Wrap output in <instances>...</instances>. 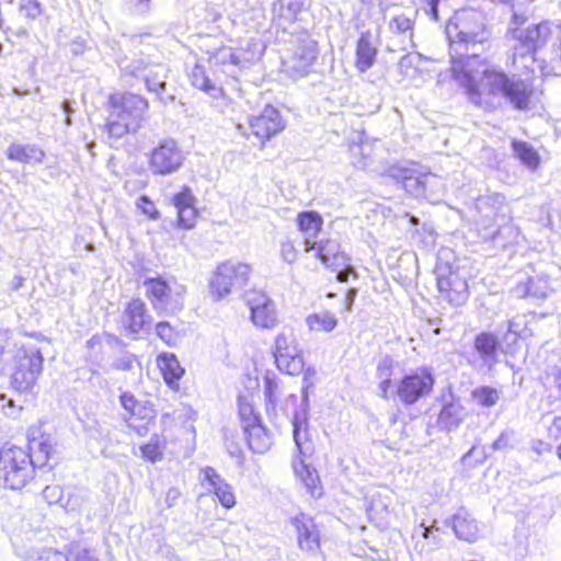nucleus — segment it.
<instances>
[{
  "label": "nucleus",
  "instance_id": "bf43d9fd",
  "mask_svg": "<svg viewBox=\"0 0 561 561\" xmlns=\"http://www.w3.org/2000/svg\"><path fill=\"white\" fill-rule=\"evenodd\" d=\"M430 533H431V529H430V528H427V527H425V528L423 529L422 536H423L424 538H427Z\"/></svg>",
  "mask_w": 561,
  "mask_h": 561
},
{
  "label": "nucleus",
  "instance_id": "9d476101",
  "mask_svg": "<svg viewBox=\"0 0 561 561\" xmlns=\"http://www.w3.org/2000/svg\"><path fill=\"white\" fill-rule=\"evenodd\" d=\"M243 300L249 309L252 324L260 330H274L279 323L277 308L267 293L252 288L244 293Z\"/></svg>",
  "mask_w": 561,
  "mask_h": 561
},
{
  "label": "nucleus",
  "instance_id": "79ce46f5",
  "mask_svg": "<svg viewBox=\"0 0 561 561\" xmlns=\"http://www.w3.org/2000/svg\"><path fill=\"white\" fill-rule=\"evenodd\" d=\"M392 176L401 182L405 190L409 188V181H414L416 186H420L422 190L424 188V183L421 182L420 176H414L413 173L407 168H399L397 172L392 174Z\"/></svg>",
  "mask_w": 561,
  "mask_h": 561
},
{
  "label": "nucleus",
  "instance_id": "1a4fd4ad",
  "mask_svg": "<svg viewBox=\"0 0 561 561\" xmlns=\"http://www.w3.org/2000/svg\"><path fill=\"white\" fill-rule=\"evenodd\" d=\"M298 549L308 556L321 553L322 543L325 540L323 526L316 518L305 512H300L290 518Z\"/></svg>",
  "mask_w": 561,
  "mask_h": 561
},
{
  "label": "nucleus",
  "instance_id": "473e14b6",
  "mask_svg": "<svg viewBox=\"0 0 561 561\" xmlns=\"http://www.w3.org/2000/svg\"><path fill=\"white\" fill-rule=\"evenodd\" d=\"M168 440L164 436L153 434L151 438L142 444L139 449L141 457L149 462H157L163 459Z\"/></svg>",
  "mask_w": 561,
  "mask_h": 561
},
{
  "label": "nucleus",
  "instance_id": "423d86ee",
  "mask_svg": "<svg viewBox=\"0 0 561 561\" xmlns=\"http://www.w3.org/2000/svg\"><path fill=\"white\" fill-rule=\"evenodd\" d=\"M276 368L289 376L304 375V379L310 380L316 370L306 366L304 350L294 333V330L280 331L274 337L272 352Z\"/></svg>",
  "mask_w": 561,
  "mask_h": 561
},
{
  "label": "nucleus",
  "instance_id": "5701e85b",
  "mask_svg": "<svg viewBox=\"0 0 561 561\" xmlns=\"http://www.w3.org/2000/svg\"><path fill=\"white\" fill-rule=\"evenodd\" d=\"M146 297L154 309L165 308L172 299V289L162 276L145 279Z\"/></svg>",
  "mask_w": 561,
  "mask_h": 561
},
{
  "label": "nucleus",
  "instance_id": "a18cd8bd",
  "mask_svg": "<svg viewBox=\"0 0 561 561\" xmlns=\"http://www.w3.org/2000/svg\"><path fill=\"white\" fill-rule=\"evenodd\" d=\"M280 255L285 261L291 263L298 259L299 250L294 241L286 240L280 244Z\"/></svg>",
  "mask_w": 561,
  "mask_h": 561
},
{
  "label": "nucleus",
  "instance_id": "37998d69",
  "mask_svg": "<svg viewBox=\"0 0 561 561\" xmlns=\"http://www.w3.org/2000/svg\"><path fill=\"white\" fill-rule=\"evenodd\" d=\"M20 12L27 19H35L42 13V5L38 0H22Z\"/></svg>",
  "mask_w": 561,
  "mask_h": 561
},
{
  "label": "nucleus",
  "instance_id": "0eeeda50",
  "mask_svg": "<svg viewBox=\"0 0 561 561\" xmlns=\"http://www.w3.org/2000/svg\"><path fill=\"white\" fill-rule=\"evenodd\" d=\"M44 357L36 347L21 346L14 355L11 387L19 392L31 391L43 371Z\"/></svg>",
  "mask_w": 561,
  "mask_h": 561
},
{
  "label": "nucleus",
  "instance_id": "4c0bfd02",
  "mask_svg": "<svg viewBox=\"0 0 561 561\" xmlns=\"http://www.w3.org/2000/svg\"><path fill=\"white\" fill-rule=\"evenodd\" d=\"M25 561H69V558L61 550L44 548L31 553Z\"/></svg>",
  "mask_w": 561,
  "mask_h": 561
},
{
  "label": "nucleus",
  "instance_id": "f8f14e48",
  "mask_svg": "<svg viewBox=\"0 0 561 561\" xmlns=\"http://www.w3.org/2000/svg\"><path fill=\"white\" fill-rule=\"evenodd\" d=\"M439 295L449 304L460 306L469 298V285L458 270L447 265L440 270L436 278Z\"/></svg>",
  "mask_w": 561,
  "mask_h": 561
},
{
  "label": "nucleus",
  "instance_id": "7ed1b4c3",
  "mask_svg": "<svg viewBox=\"0 0 561 561\" xmlns=\"http://www.w3.org/2000/svg\"><path fill=\"white\" fill-rule=\"evenodd\" d=\"M106 116L102 126L110 140L135 134L141 127L149 110V101L128 91L113 92L105 102Z\"/></svg>",
  "mask_w": 561,
  "mask_h": 561
},
{
  "label": "nucleus",
  "instance_id": "de8ad7c7",
  "mask_svg": "<svg viewBox=\"0 0 561 561\" xmlns=\"http://www.w3.org/2000/svg\"><path fill=\"white\" fill-rule=\"evenodd\" d=\"M330 270L337 274L336 278L340 282H342V283L346 282L348 279L350 273L353 271L351 257H348V261H347L345 266H342V267H339V268H330Z\"/></svg>",
  "mask_w": 561,
  "mask_h": 561
},
{
  "label": "nucleus",
  "instance_id": "ea45409f",
  "mask_svg": "<svg viewBox=\"0 0 561 561\" xmlns=\"http://www.w3.org/2000/svg\"><path fill=\"white\" fill-rule=\"evenodd\" d=\"M122 407L130 416H138L141 412V403L136 399L131 392H123L119 397Z\"/></svg>",
  "mask_w": 561,
  "mask_h": 561
},
{
  "label": "nucleus",
  "instance_id": "6e6552de",
  "mask_svg": "<svg viewBox=\"0 0 561 561\" xmlns=\"http://www.w3.org/2000/svg\"><path fill=\"white\" fill-rule=\"evenodd\" d=\"M252 275L253 267L250 264L227 260L216 266L209 279V290L216 298H221L233 287L248 284Z\"/></svg>",
  "mask_w": 561,
  "mask_h": 561
},
{
  "label": "nucleus",
  "instance_id": "a878e982",
  "mask_svg": "<svg viewBox=\"0 0 561 561\" xmlns=\"http://www.w3.org/2000/svg\"><path fill=\"white\" fill-rule=\"evenodd\" d=\"M465 414V407L460 403L459 399H455L442 407L437 415V422L442 428L450 431L460 425Z\"/></svg>",
  "mask_w": 561,
  "mask_h": 561
},
{
  "label": "nucleus",
  "instance_id": "c9c22d12",
  "mask_svg": "<svg viewBox=\"0 0 561 561\" xmlns=\"http://www.w3.org/2000/svg\"><path fill=\"white\" fill-rule=\"evenodd\" d=\"M15 345L13 332L9 329H0V374L3 373L8 363V355Z\"/></svg>",
  "mask_w": 561,
  "mask_h": 561
},
{
  "label": "nucleus",
  "instance_id": "393cba45",
  "mask_svg": "<svg viewBox=\"0 0 561 561\" xmlns=\"http://www.w3.org/2000/svg\"><path fill=\"white\" fill-rule=\"evenodd\" d=\"M293 469L296 478L306 486L311 496L319 497L322 495L321 480L314 468L299 458L293 462Z\"/></svg>",
  "mask_w": 561,
  "mask_h": 561
},
{
  "label": "nucleus",
  "instance_id": "680f3d73",
  "mask_svg": "<svg viewBox=\"0 0 561 561\" xmlns=\"http://www.w3.org/2000/svg\"><path fill=\"white\" fill-rule=\"evenodd\" d=\"M515 62H516V54H513L512 55V65H515Z\"/></svg>",
  "mask_w": 561,
  "mask_h": 561
},
{
  "label": "nucleus",
  "instance_id": "39448f33",
  "mask_svg": "<svg viewBox=\"0 0 561 561\" xmlns=\"http://www.w3.org/2000/svg\"><path fill=\"white\" fill-rule=\"evenodd\" d=\"M486 31L482 13L473 8L455 11L446 25L453 51H457V46L486 42Z\"/></svg>",
  "mask_w": 561,
  "mask_h": 561
},
{
  "label": "nucleus",
  "instance_id": "b1692460",
  "mask_svg": "<svg viewBox=\"0 0 561 561\" xmlns=\"http://www.w3.org/2000/svg\"><path fill=\"white\" fill-rule=\"evenodd\" d=\"M245 443L254 454H265L273 445L271 434L262 423L243 427Z\"/></svg>",
  "mask_w": 561,
  "mask_h": 561
},
{
  "label": "nucleus",
  "instance_id": "3c124183",
  "mask_svg": "<svg viewBox=\"0 0 561 561\" xmlns=\"http://www.w3.org/2000/svg\"><path fill=\"white\" fill-rule=\"evenodd\" d=\"M75 561H98V559L91 550L83 549L76 554Z\"/></svg>",
  "mask_w": 561,
  "mask_h": 561
},
{
  "label": "nucleus",
  "instance_id": "c756f323",
  "mask_svg": "<svg viewBox=\"0 0 561 561\" xmlns=\"http://www.w3.org/2000/svg\"><path fill=\"white\" fill-rule=\"evenodd\" d=\"M310 332L330 333L339 324L337 318L331 311H318L308 314L305 319Z\"/></svg>",
  "mask_w": 561,
  "mask_h": 561
},
{
  "label": "nucleus",
  "instance_id": "8fccbe9b",
  "mask_svg": "<svg viewBox=\"0 0 561 561\" xmlns=\"http://www.w3.org/2000/svg\"><path fill=\"white\" fill-rule=\"evenodd\" d=\"M356 297V289L355 288H348L345 293L344 297V310L348 311L351 307L353 306Z\"/></svg>",
  "mask_w": 561,
  "mask_h": 561
},
{
  "label": "nucleus",
  "instance_id": "e2e57ef3",
  "mask_svg": "<svg viewBox=\"0 0 561 561\" xmlns=\"http://www.w3.org/2000/svg\"><path fill=\"white\" fill-rule=\"evenodd\" d=\"M407 59V57H403L401 60H400V66H403V62L404 60Z\"/></svg>",
  "mask_w": 561,
  "mask_h": 561
},
{
  "label": "nucleus",
  "instance_id": "20e7f679",
  "mask_svg": "<svg viewBox=\"0 0 561 561\" xmlns=\"http://www.w3.org/2000/svg\"><path fill=\"white\" fill-rule=\"evenodd\" d=\"M435 385L436 378L432 368L421 366L402 375L394 383V388L392 380L386 378L379 382L378 389L382 399L393 397L402 405L411 407L430 397Z\"/></svg>",
  "mask_w": 561,
  "mask_h": 561
},
{
  "label": "nucleus",
  "instance_id": "7c9ffc66",
  "mask_svg": "<svg viewBox=\"0 0 561 561\" xmlns=\"http://www.w3.org/2000/svg\"><path fill=\"white\" fill-rule=\"evenodd\" d=\"M474 350L483 359H494L500 348V342L491 332H480L473 341Z\"/></svg>",
  "mask_w": 561,
  "mask_h": 561
},
{
  "label": "nucleus",
  "instance_id": "0e129e2a",
  "mask_svg": "<svg viewBox=\"0 0 561 561\" xmlns=\"http://www.w3.org/2000/svg\"><path fill=\"white\" fill-rule=\"evenodd\" d=\"M298 430L296 428L294 432L295 439H297Z\"/></svg>",
  "mask_w": 561,
  "mask_h": 561
},
{
  "label": "nucleus",
  "instance_id": "864d4df0",
  "mask_svg": "<svg viewBox=\"0 0 561 561\" xmlns=\"http://www.w3.org/2000/svg\"><path fill=\"white\" fill-rule=\"evenodd\" d=\"M526 16L522 14L514 13L512 15V26L511 27H522V25L526 22Z\"/></svg>",
  "mask_w": 561,
  "mask_h": 561
},
{
  "label": "nucleus",
  "instance_id": "f704fd0d",
  "mask_svg": "<svg viewBox=\"0 0 561 561\" xmlns=\"http://www.w3.org/2000/svg\"><path fill=\"white\" fill-rule=\"evenodd\" d=\"M471 398L481 408H492L500 400L497 389L490 386H481L471 391Z\"/></svg>",
  "mask_w": 561,
  "mask_h": 561
},
{
  "label": "nucleus",
  "instance_id": "6ab92c4d",
  "mask_svg": "<svg viewBox=\"0 0 561 561\" xmlns=\"http://www.w3.org/2000/svg\"><path fill=\"white\" fill-rule=\"evenodd\" d=\"M297 230L304 239L305 250L312 248L319 240L324 227V219L317 210H302L297 213L295 218Z\"/></svg>",
  "mask_w": 561,
  "mask_h": 561
},
{
  "label": "nucleus",
  "instance_id": "69168bd1",
  "mask_svg": "<svg viewBox=\"0 0 561 561\" xmlns=\"http://www.w3.org/2000/svg\"><path fill=\"white\" fill-rule=\"evenodd\" d=\"M328 296H329V297H333V296H334V294H333V293H329V294H328Z\"/></svg>",
  "mask_w": 561,
  "mask_h": 561
},
{
  "label": "nucleus",
  "instance_id": "dca6fc26",
  "mask_svg": "<svg viewBox=\"0 0 561 561\" xmlns=\"http://www.w3.org/2000/svg\"><path fill=\"white\" fill-rule=\"evenodd\" d=\"M151 322L147 306L141 298H131L126 302L121 316L124 332L136 337Z\"/></svg>",
  "mask_w": 561,
  "mask_h": 561
},
{
  "label": "nucleus",
  "instance_id": "412c9836",
  "mask_svg": "<svg viewBox=\"0 0 561 561\" xmlns=\"http://www.w3.org/2000/svg\"><path fill=\"white\" fill-rule=\"evenodd\" d=\"M172 202L178 210V224L184 229H191L195 226L197 210L194 206L195 198L190 187L184 186L176 193Z\"/></svg>",
  "mask_w": 561,
  "mask_h": 561
},
{
  "label": "nucleus",
  "instance_id": "bb28decb",
  "mask_svg": "<svg viewBox=\"0 0 561 561\" xmlns=\"http://www.w3.org/2000/svg\"><path fill=\"white\" fill-rule=\"evenodd\" d=\"M451 527L459 539L473 542L479 538L477 522L466 512H458L453 516Z\"/></svg>",
  "mask_w": 561,
  "mask_h": 561
},
{
  "label": "nucleus",
  "instance_id": "c85d7f7f",
  "mask_svg": "<svg viewBox=\"0 0 561 561\" xmlns=\"http://www.w3.org/2000/svg\"><path fill=\"white\" fill-rule=\"evenodd\" d=\"M8 159L20 163L42 162L45 153L34 145L12 144L5 152Z\"/></svg>",
  "mask_w": 561,
  "mask_h": 561
},
{
  "label": "nucleus",
  "instance_id": "aec40b11",
  "mask_svg": "<svg viewBox=\"0 0 561 561\" xmlns=\"http://www.w3.org/2000/svg\"><path fill=\"white\" fill-rule=\"evenodd\" d=\"M378 57L377 41L370 31L359 34L355 45L354 66L360 73L368 71L375 66Z\"/></svg>",
  "mask_w": 561,
  "mask_h": 561
},
{
  "label": "nucleus",
  "instance_id": "603ef678",
  "mask_svg": "<svg viewBox=\"0 0 561 561\" xmlns=\"http://www.w3.org/2000/svg\"><path fill=\"white\" fill-rule=\"evenodd\" d=\"M180 495L181 492L178 489H170L165 494V502L168 507H172Z\"/></svg>",
  "mask_w": 561,
  "mask_h": 561
},
{
  "label": "nucleus",
  "instance_id": "cd10ccee",
  "mask_svg": "<svg viewBox=\"0 0 561 561\" xmlns=\"http://www.w3.org/2000/svg\"><path fill=\"white\" fill-rule=\"evenodd\" d=\"M391 497L377 493L369 499L366 507L369 519L377 526L387 524L386 518L391 514Z\"/></svg>",
  "mask_w": 561,
  "mask_h": 561
},
{
  "label": "nucleus",
  "instance_id": "4be33fe9",
  "mask_svg": "<svg viewBox=\"0 0 561 561\" xmlns=\"http://www.w3.org/2000/svg\"><path fill=\"white\" fill-rule=\"evenodd\" d=\"M157 367L164 382L173 390H179V380L184 376L185 369L173 353L163 352L157 356Z\"/></svg>",
  "mask_w": 561,
  "mask_h": 561
},
{
  "label": "nucleus",
  "instance_id": "e433bc0d",
  "mask_svg": "<svg viewBox=\"0 0 561 561\" xmlns=\"http://www.w3.org/2000/svg\"><path fill=\"white\" fill-rule=\"evenodd\" d=\"M201 483L208 488L210 493H214L217 488L227 483L225 479L213 467H205L201 469Z\"/></svg>",
  "mask_w": 561,
  "mask_h": 561
},
{
  "label": "nucleus",
  "instance_id": "72a5a7b5",
  "mask_svg": "<svg viewBox=\"0 0 561 561\" xmlns=\"http://www.w3.org/2000/svg\"><path fill=\"white\" fill-rule=\"evenodd\" d=\"M238 413L242 428L262 423L259 412L254 409L253 403L245 396H240L238 398Z\"/></svg>",
  "mask_w": 561,
  "mask_h": 561
},
{
  "label": "nucleus",
  "instance_id": "5fc2aeb1",
  "mask_svg": "<svg viewBox=\"0 0 561 561\" xmlns=\"http://www.w3.org/2000/svg\"><path fill=\"white\" fill-rule=\"evenodd\" d=\"M488 1L493 3V4H500V5H505V7L514 8V1L515 0H488Z\"/></svg>",
  "mask_w": 561,
  "mask_h": 561
},
{
  "label": "nucleus",
  "instance_id": "f257e3e1",
  "mask_svg": "<svg viewBox=\"0 0 561 561\" xmlns=\"http://www.w3.org/2000/svg\"><path fill=\"white\" fill-rule=\"evenodd\" d=\"M56 445L45 434L28 438L25 447L4 444L0 447V483L4 489L21 491L32 485L37 470L51 467Z\"/></svg>",
  "mask_w": 561,
  "mask_h": 561
},
{
  "label": "nucleus",
  "instance_id": "58836bf2",
  "mask_svg": "<svg viewBox=\"0 0 561 561\" xmlns=\"http://www.w3.org/2000/svg\"><path fill=\"white\" fill-rule=\"evenodd\" d=\"M213 494L226 510L232 508L237 503L236 494L228 483L217 488Z\"/></svg>",
  "mask_w": 561,
  "mask_h": 561
},
{
  "label": "nucleus",
  "instance_id": "09e8293b",
  "mask_svg": "<svg viewBox=\"0 0 561 561\" xmlns=\"http://www.w3.org/2000/svg\"><path fill=\"white\" fill-rule=\"evenodd\" d=\"M392 23L396 24L398 31H400V32H407V31L413 30L412 21L404 16H394L392 19Z\"/></svg>",
  "mask_w": 561,
  "mask_h": 561
},
{
  "label": "nucleus",
  "instance_id": "a211bd4d",
  "mask_svg": "<svg viewBox=\"0 0 561 561\" xmlns=\"http://www.w3.org/2000/svg\"><path fill=\"white\" fill-rule=\"evenodd\" d=\"M484 61L479 55H462L460 53V46H457V51L451 55V67L450 71L455 79L461 81L466 88L468 94V87L473 84H481L473 79V75L483 66Z\"/></svg>",
  "mask_w": 561,
  "mask_h": 561
},
{
  "label": "nucleus",
  "instance_id": "6e6d98bb",
  "mask_svg": "<svg viewBox=\"0 0 561 561\" xmlns=\"http://www.w3.org/2000/svg\"><path fill=\"white\" fill-rule=\"evenodd\" d=\"M383 369H387L389 371V374L391 373V369H392V364L391 363H388L387 365H379L377 370L378 371H382Z\"/></svg>",
  "mask_w": 561,
  "mask_h": 561
},
{
  "label": "nucleus",
  "instance_id": "49530a36",
  "mask_svg": "<svg viewBox=\"0 0 561 561\" xmlns=\"http://www.w3.org/2000/svg\"><path fill=\"white\" fill-rule=\"evenodd\" d=\"M193 84L204 91H210L214 89L213 82L206 78L202 71H195L193 73Z\"/></svg>",
  "mask_w": 561,
  "mask_h": 561
},
{
  "label": "nucleus",
  "instance_id": "2f4dec72",
  "mask_svg": "<svg viewBox=\"0 0 561 561\" xmlns=\"http://www.w3.org/2000/svg\"><path fill=\"white\" fill-rule=\"evenodd\" d=\"M511 145L515 156L524 165L531 170H536L539 167L540 156L530 144L524 140L513 139Z\"/></svg>",
  "mask_w": 561,
  "mask_h": 561
},
{
  "label": "nucleus",
  "instance_id": "9b49d317",
  "mask_svg": "<svg viewBox=\"0 0 561 561\" xmlns=\"http://www.w3.org/2000/svg\"><path fill=\"white\" fill-rule=\"evenodd\" d=\"M248 124L251 134L259 140L261 149L283 133L287 125L280 111L272 104H266L257 114L252 115Z\"/></svg>",
  "mask_w": 561,
  "mask_h": 561
},
{
  "label": "nucleus",
  "instance_id": "4468645a",
  "mask_svg": "<svg viewBox=\"0 0 561 561\" xmlns=\"http://www.w3.org/2000/svg\"><path fill=\"white\" fill-rule=\"evenodd\" d=\"M183 153L173 139L160 141L149 153V167L156 174H167L180 168Z\"/></svg>",
  "mask_w": 561,
  "mask_h": 561
},
{
  "label": "nucleus",
  "instance_id": "2eb2a0df",
  "mask_svg": "<svg viewBox=\"0 0 561 561\" xmlns=\"http://www.w3.org/2000/svg\"><path fill=\"white\" fill-rule=\"evenodd\" d=\"M266 409H286L290 402L297 400L295 389L287 386L275 373L266 371L263 376Z\"/></svg>",
  "mask_w": 561,
  "mask_h": 561
},
{
  "label": "nucleus",
  "instance_id": "4d7b16f0",
  "mask_svg": "<svg viewBox=\"0 0 561 561\" xmlns=\"http://www.w3.org/2000/svg\"><path fill=\"white\" fill-rule=\"evenodd\" d=\"M552 427H556L559 432H561V417H556L553 420Z\"/></svg>",
  "mask_w": 561,
  "mask_h": 561
},
{
  "label": "nucleus",
  "instance_id": "a19ab883",
  "mask_svg": "<svg viewBox=\"0 0 561 561\" xmlns=\"http://www.w3.org/2000/svg\"><path fill=\"white\" fill-rule=\"evenodd\" d=\"M157 335L169 346H173L176 342V332L169 322L161 321L156 325Z\"/></svg>",
  "mask_w": 561,
  "mask_h": 561
},
{
  "label": "nucleus",
  "instance_id": "c03bdc74",
  "mask_svg": "<svg viewBox=\"0 0 561 561\" xmlns=\"http://www.w3.org/2000/svg\"><path fill=\"white\" fill-rule=\"evenodd\" d=\"M137 207L140 209L142 214L147 215L151 219H156L159 216V211L156 208V205L146 195L139 197L137 202Z\"/></svg>",
  "mask_w": 561,
  "mask_h": 561
},
{
  "label": "nucleus",
  "instance_id": "13d9d810",
  "mask_svg": "<svg viewBox=\"0 0 561 561\" xmlns=\"http://www.w3.org/2000/svg\"><path fill=\"white\" fill-rule=\"evenodd\" d=\"M25 335L33 336V337H36V339H41L42 337L41 333H35V332H33V333H25Z\"/></svg>",
  "mask_w": 561,
  "mask_h": 561
},
{
  "label": "nucleus",
  "instance_id": "ddd939ff",
  "mask_svg": "<svg viewBox=\"0 0 561 561\" xmlns=\"http://www.w3.org/2000/svg\"><path fill=\"white\" fill-rule=\"evenodd\" d=\"M508 34L522 47L530 53H536L551 39L553 35V24L549 20H541L526 28L510 27Z\"/></svg>",
  "mask_w": 561,
  "mask_h": 561
},
{
  "label": "nucleus",
  "instance_id": "f3484780",
  "mask_svg": "<svg viewBox=\"0 0 561 561\" xmlns=\"http://www.w3.org/2000/svg\"><path fill=\"white\" fill-rule=\"evenodd\" d=\"M314 252V257L328 268L345 266L350 255L343 250L341 243L331 237L318 240L312 248L306 250Z\"/></svg>",
  "mask_w": 561,
  "mask_h": 561
},
{
  "label": "nucleus",
  "instance_id": "f03ea898",
  "mask_svg": "<svg viewBox=\"0 0 561 561\" xmlns=\"http://www.w3.org/2000/svg\"><path fill=\"white\" fill-rule=\"evenodd\" d=\"M468 98L485 111L496 110L502 101L516 111H527L533 104L534 87L529 80L515 79L491 68L483 70L481 84L468 87Z\"/></svg>",
  "mask_w": 561,
  "mask_h": 561
},
{
  "label": "nucleus",
  "instance_id": "052dcab7",
  "mask_svg": "<svg viewBox=\"0 0 561 561\" xmlns=\"http://www.w3.org/2000/svg\"><path fill=\"white\" fill-rule=\"evenodd\" d=\"M557 456L561 460V443L557 447Z\"/></svg>",
  "mask_w": 561,
  "mask_h": 561
}]
</instances>
